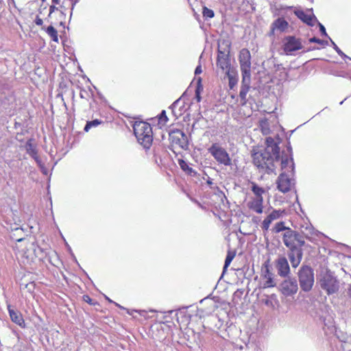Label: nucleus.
<instances>
[{
    "label": "nucleus",
    "mask_w": 351,
    "mask_h": 351,
    "mask_svg": "<svg viewBox=\"0 0 351 351\" xmlns=\"http://www.w3.org/2000/svg\"><path fill=\"white\" fill-rule=\"evenodd\" d=\"M262 277L264 280L263 285L264 289L276 287V282L274 278V274L269 270L268 266H266L265 269L263 270Z\"/></svg>",
    "instance_id": "obj_16"
},
{
    "label": "nucleus",
    "mask_w": 351,
    "mask_h": 351,
    "mask_svg": "<svg viewBox=\"0 0 351 351\" xmlns=\"http://www.w3.org/2000/svg\"><path fill=\"white\" fill-rule=\"evenodd\" d=\"M283 243L289 250L302 248L305 244L304 237L299 232L287 229L282 237Z\"/></svg>",
    "instance_id": "obj_6"
},
{
    "label": "nucleus",
    "mask_w": 351,
    "mask_h": 351,
    "mask_svg": "<svg viewBox=\"0 0 351 351\" xmlns=\"http://www.w3.org/2000/svg\"><path fill=\"white\" fill-rule=\"evenodd\" d=\"M273 25L275 28L281 32L285 31L288 27V23L284 19L281 18L276 19Z\"/></svg>",
    "instance_id": "obj_28"
},
{
    "label": "nucleus",
    "mask_w": 351,
    "mask_h": 351,
    "mask_svg": "<svg viewBox=\"0 0 351 351\" xmlns=\"http://www.w3.org/2000/svg\"><path fill=\"white\" fill-rule=\"evenodd\" d=\"M168 121V118L166 114L165 110H162L159 115V121L163 124L166 123Z\"/></svg>",
    "instance_id": "obj_39"
},
{
    "label": "nucleus",
    "mask_w": 351,
    "mask_h": 351,
    "mask_svg": "<svg viewBox=\"0 0 351 351\" xmlns=\"http://www.w3.org/2000/svg\"><path fill=\"white\" fill-rule=\"evenodd\" d=\"M28 286H30L31 287L34 288V282H31V283L25 285L26 287H27Z\"/></svg>",
    "instance_id": "obj_50"
},
{
    "label": "nucleus",
    "mask_w": 351,
    "mask_h": 351,
    "mask_svg": "<svg viewBox=\"0 0 351 351\" xmlns=\"http://www.w3.org/2000/svg\"><path fill=\"white\" fill-rule=\"evenodd\" d=\"M309 42L310 43H316L320 44V45H327L328 44L327 40H320L315 37H313V38H310Z\"/></svg>",
    "instance_id": "obj_40"
},
{
    "label": "nucleus",
    "mask_w": 351,
    "mask_h": 351,
    "mask_svg": "<svg viewBox=\"0 0 351 351\" xmlns=\"http://www.w3.org/2000/svg\"><path fill=\"white\" fill-rule=\"evenodd\" d=\"M302 44L300 38L295 36H289L284 38L283 40V49L286 54H291L292 52L301 49Z\"/></svg>",
    "instance_id": "obj_12"
},
{
    "label": "nucleus",
    "mask_w": 351,
    "mask_h": 351,
    "mask_svg": "<svg viewBox=\"0 0 351 351\" xmlns=\"http://www.w3.org/2000/svg\"><path fill=\"white\" fill-rule=\"evenodd\" d=\"M293 176V173H287L286 172H282L280 173L277 180L278 189L284 193L291 191L295 184Z\"/></svg>",
    "instance_id": "obj_10"
},
{
    "label": "nucleus",
    "mask_w": 351,
    "mask_h": 351,
    "mask_svg": "<svg viewBox=\"0 0 351 351\" xmlns=\"http://www.w3.org/2000/svg\"><path fill=\"white\" fill-rule=\"evenodd\" d=\"M272 221L268 217H267L263 221L261 224V228L264 232H267L269 230V226L271 223Z\"/></svg>",
    "instance_id": "obj_37"
},
{
    "label": "nucleus",
    "mask_w": 351,
    "mask_h": 351,
    "mask_svg": "<svg viewBox=\"0 0 351 351\" xmlns=\"http://www.w3.org/2000/svg\"><path fill=\"white\" fill-rule=\"evenodd\" d=\"M170 137L174 144L178 145L179 147L184 149L188 147L187 137L183 132L177 130L170 134Z\"/></svg>",
    "instance_id": "obj_14"
},
{
    "label": "nucleus",
    "mask_w": 351,
    "mask_h": 351,
    "mask_svg": "<svg viewBox=\"0 0 351 351\" xmlns=\"http://www.w3.org/2000/svg\"><path fill=\"white\" fill-rule=\"evenodd\" d=\"M319 30L322 32V35H324L325 36H328V34L326 32V29H325L324 26L322 24L319 23Z\"/></svg>",
    "instance_id": "obj_43"
},
{
    "label": "nucleus",
    "mask_w": 351,
    "mask_h": 351,
    "mask_svg": "<svg viewBox=\"0 0 351 351\" xmlns=\"http://www.w3.org/2000/svg\"><path fill=\"white\" fill-rule=\"evenodd\" d=\"M331 44L334 48V49L336 51V52L343 59L348 58L351 60L348 56H346L338 47L337 45L332 41V40H330Z\"/></svg>",
    "instance_id": "obj_36"
},
{
    "label": "nucleus",
    "mask_w": 351,
    "mask_h": 351,
    "mask_svg": "<svg viewBox=\"0 0 351 351\" xmlns=\"http://www.w3.org/2000/svg\"><path fill=\"white\" fill-rule=\"evenodd\" d=\"M178 102V100H176L173 104V106H175L176 104Z\"/></svg>",
    "instance_id": "obj_54"
},
{
    "label": "nucleus",
    "mask_w": 351,
    "mask_h": 351,
    "mask_svg": "<svg viewBox=\"0 0 351 351\" xmlns=\"http://www.w3.org/2000/svg\"><path fill=\"white\" fill-rule=\"evenodd\" d=\"M287 229H290V228L285 227L284 222H278V223H276V225L274 228V230L276 233H278L281 231L287 232Z\"/></svg>",
    "instance_id": "obj_33"
},
{
    "label": "nucleus",
    "mask_w": 351,
    "mask_h": 351,
    "mask_svg": "<svg viewBox=\"0 0 351 351\" xmlns=\"http://www.w3.org/2000/svg\"><path fill=\"white\" fill-rule=\"evenodd\" d=\"M134 135L138 142L145 149H149L152 144L153 136L151 125L143 121L135 122L133 125Z\"/></svg>",
    "instance_id": "obj_2"
},
{
    "label": "nucleus",
    "mask_w": 351,
    "mask_h": 351,
    "mask_svg": "<svg viewBox=\"0 0 351 351\" xmlns=\"http://www.w3.org/2000/svg\"><path fill=\"white\" fill-rule=\"evenodd\" d=\"M202 10L203 17L205 18L206 19H212L214 17L215 13L213 10L209 9L206 6H204Z\"/></svg>",
    "instance_id": "obj_32"
},
{
    "label": "nucleus",
    "mask_w": 351,
    "mask_h": 351,
    "mask_svg": "<svg viewBox=\"0 0 351 351\" xmlns=\"http://www.w3.org/2000/svg\"><path fill=\"white\" fill-rule=\"evenodd\" d=\"M239 60L242 76L245 80L251 77V54L247 49L243 48L239 52Z\"/></svg>",
    "instance_id": "obj_9"
},
{
    "label": "nucleus",
    "mask_w": 351,
    "mask_h": 351,
    "mask_svg": "<svg viewBox=\"0 0 351 351\" xmlns=\"http://www.w3.org/2000/svg\"><path fill=\"white\" fill-rule=\"evenodd\" d=\"M101 122L98 119L88 121L84 127V131L88 132L92 127H96Z\"/></svg>",
    "instance_id": "obj_34"
},
{
    "label": "nucleus",
    "mask_w": 351,
    "mask_h": 351,
    "mask_svg": "<svg viewBox=\"0 0 351 351\" xmlns=\"http://www.w3.org/2000/svg\"><path fill=\"white\" fill-rule=\"evenodd\" d=\"M251 184V190L254 194V197H263V194L265 193V190L263 187L258 186L254 182H252Z\"/></svg>",
    "instance_id": "obj_27"
},
{
    "label": "nucleus",
    "mask_w": 351,
    "mask_h": 351,
    "mask_svg": "<svg viewBox=\"0 0 351 351\" xmlns=\"http://www.w3.org/2000/svg\"><path fill=\"white\" fill-rule=\"evenodd\" d=\"M282 211L280 210H273L267 217L271 219V221L276 220L279 219L281 216Z\"/></svg>",
    "instance_id": "obj_35"
},
{
    "label": "nucleus",
    "mask_w": 351,
    "mask_h": 351,
    "mask_svg": "<svg viewBox=\"0 0 351 351\" xmlns=\"http://www.w3.org/2000/svg\"><path fill=\"white\" fill-rule=\"evenodd\" d=\"M33 158L35 160L37 165L39 166L40 169H45V165L38 155L36 157H34Z\"/></svg>",
    "instance_id": "obj_41"
},
{
    "label": "nucleus",
    "mask_w": 351,
    "mask_h": 351,
    "mask_svg": "<svg viewBox=\"0 0 351 351\" xmlns=\"http://www.w3.org/2000/svg\"><path fill=\"white\" fill-rule=\"evenodd\" d=\"M25 147L27 153L32 158L36 157L38 155L37 149L33 143L32 139H29L25 143Z\"/></svg>",
    "instance_id": "obj_25"
},
{
    "label": "nucleus",
    "mask_w": 351,
    "mask_h": 351,
    "mask_svg": "<svg viewBox=\"0 0 351 351\" xmlns=\"http://www.w3.org/2000/svg\"><path fill=\"white\" fill-rule=\"evenodd\" d=\"M300 285L302 291H311L314 285L313 269L308 265H302L298 271Z\"/></svg>",
    "instance_id": "obj_5"
},
{
    "label": "nucleus",
    "mask_w": 351,
    "mask_h": 351,
    "mask_svg": "<svg viewBox=\"0 0 351 351\" xmlns=\"http://www.w3.org/2000/svg\"><path fill=\"white\" fill-rule=\"evenodd\" d=\"M46 32L51 38L53 41L58 42V32L53 26H49L46 29Z\"/></svg>",
    "instance_id": "obj_30"
},
{
    "label": "nucleus",
    "mask_w": 351,
    "mask_h": 351,
    "mask_svg": "<svg viewBox=\"0 0 351 351\" xmlns=\"http://www.w3.org/2000/svg\"><path fill=\"white\" fill-rule=\"evenodd\" d=\"M208 152L213 156L216 161L225 166L231 165V159L228 153L217 143H213L209 148Z\"/></svg>",
    "instance_id": "obj_8"
},
{
    "label": "nucleus",
    "mask_w": 351,
    "mask_h": 351,
    "mask_svg": "<svg viewBox=\"0 0 351 351\" xmlns=\"http://www.w3.org/2000/svg\"><path fill=\"white\" fill-rule=\"evenodd\" d=\"M40 170H41V171H42L44 174H45V175H47V168H46L45 167V169H40Z\"/></svg>",
    "instance_id": "obj_49"
},
{
    "label": "nucleus",
    "mask_w": 351,
    "mask_h": 351,
    "mask_svg": "<svg viewBox=\"0 0 351 351\" xmlns=\"http://www.w3.org/2000/svg\"><path fill=\"white\" fill-rule=\"evenodd\" d=\"M258 127L263 135H267L270 133L269 123L267 119H261Z\"/></svg>",
    "instance_id": "obj_26"
},
{
    "label": "nucleus",
    "mask_w": 351,
    "mask_h": 351,
    "mask_svg": "<svg viewBox=\"0 0 351 351\" xmlns=\"http://www.w3.org/2000/svg\"><path fill=\"white\" fill-rule=\"evenodd\" d=\"M247 205L250 210L261 214L263 212V197H252Z\"/></svg>",
    "instance_id": "obj_17"
},
{
    "label": "nucleus",
    "mask_w": 351,
    "mask_h": 351,
    "mask_svg": "<svg viewBox=\"0 0 351 351\" xmlns=\"http://www.w3.org/2000/svg\"><path fill=\"white\" fill-rule=\"evenodd\" d=\"M106 298L107 300H108L110 302H112L108 298H107V297H106Z\"/></svg>",
    "instance_id": "obj_56"
},
{
    "label": "nucleus",
    "mask_w": 351,
    "mask_h": 351,
    "mask_svg": "<svg viewBox=\"0 0 351 351\" xmlns=\"http://www.w3.org/2000/svg\"><path fill=\"white\" fill-rule=\"evenodd\" d=\"M288 258L291 262V266L296 268L300 264L302 256L303 251L302 248L289 250L287 253Z\"/></svg>",
    "instance_id": "obj_15"
},
{
    "label": "nucleus",
    "mask_w": 351,
    "mask_h": 351,
    "mask_svg": "<svg viewBox=\"0 0 351 351\" xmlns=\"http://www.w3.org/2000/svg\"><path fill=\"white\" fill-rule=\"evenodd\" d=\"M295 14L300 19L308 25L313 26V20H316V18L313 14H307L302 10H296L295 11Z\"/></svg>",
    "instance_id": "obj_20"
},
{
    "label": "nucleus",
    "mask_w": 351,
    "mask_h": 351,
    "mask_svg": "<svg viewBox=\"0 0 351 351\" xmlns=\"http://www.w3.org/2000/svg\"><path fill=\"white\" fill-rule=\"evenodd\" d=\"M35 23L37 25H42L43 23V19H40L38 16H37L35 19Z\"/></svg>",
    "instance_id": "obj_44"
},
{
    "label": "nucleus",
    "mask_w": 351,
    "mask_h": 351,
    "mask_svg": "<svg viewBox=\"0 0 351 351\" xmlns=\"http://www.w3.org/2000/svg\"><path fill=\"white\" fill-rule=\"evenodd\" d=\"M200 80H199V84L197 85L196 90H195V98L197 99V102H199L201 101V96H200V92L202 90V87L199 84Z\"/></svg>",
    "instance_id": "obj_38"
},
{
    "label": "nucleus",
    "mask_w": 351,
    "mask_h": 351,
    "mask_svg": "<svg viewBox=\"0 0 351 351\" xmlns=\"http://www.w3.org/2000/svg\"><path fill=\"white\" fill-rule=\"evenodd\" d=\"M264 303L266 306L274 308L275 305L278 303V300L275 294H272L264 300Z\"/></svg>",
    "instance_id": "obj_29"
},
{
    "label": "nucleus",
    "mask_w": 351,
    "mask_h": 351,
    "mask_svg": "<svg viewBox=\"0 0 351 351\" xmlns=\"http://www.w3.org/2000/svg\"><path fill=\"white\" fill-rule=\"evenodd\" d=\"M242 84L241 86L239 97L241 98L242 104L245 105L247 102L246 95L250 88L251 77H249L248 80H245V78L244 79V76H242Z\"/></svg>",
    "instance_id": "obj_19"
},
{
    "label": "nucleus",
    "mask_w": 351,
    "mask_h": 351,
    "mask_svg": "<svg viewBox=\"0 0 351 351\" xmlns=\"http://www.w3.org/2000/svg\"><path fill=\"white\" fill-rule=\"evenodd\" d=\"M25 235V233L23 232V230L21 228H16L13 230H12V232L10 234V237L21 244L24 242H25L27 239H25L23 236Z\"/></svg>",
    "instance_id": "obj_22"
},
{
    "label": "nucleus",
    "mask_w": 351,
    "mask_h": 351,
    "mask_svg": "<svg viewBox=\"0 0 351 351\" xmlns=\"http://www.w3.org/2000/svg\"><path fill=\"white\" fill-rule=\"evenodd\" d=\"M37 245L34 241H31L27 239L20 245H17L19 249V254L22 258H24L27 262L33 261L34 259L38 256L37 252Z\"/></svg>",
    "instance_id": "obj_7"
},
{
    "label": "nucleus",
    "mask_w": 351,
    "mask_h": 351,
    "mask_svg": "<svg viewBox=\"0 0 351 351\" xmlns=\"http://www.w3.org/2000/svg\"><path fill=\"white\" fill-rule=\"evenodd\" d=\"M279 289L282 294L287 297L293 295L298 292V282L295 278L288 276L280 284Z\"/></svg>",
    "instance_id": "obj_11"
},
{
    "label": "nucleus",
    "mask_w": 351,
    "mask_h": 351,
    "mask_svg": "<svg viewBox=\"0 0 351 351\" xmlns=\"http://www.w3.org/2000/svg\"><path fill=\"white\" fill-rule=\"evenodd\" d=\"M230 45L228 43L223 42L219 44L217 66L226 73H229L231 63L230 58Z\"/></svg>",
    "instance_id": "obj_4"
},
{
    "label": "nucleus",
    "mask_w": 351,
    "mask_h": 351,
    "mask_svg": "<svg viewBox=\"0 0 351 351\" xmlns=\"http://www.w3.org/2000/svg\"><path fill=\"white\" fill-rule=\"evenodd\" d=\"M276 267L279 276L282 278L288 277L291 269L288 261L285 256H279L276 261Z\"/></svg>",
    "instance_id": "obj_13"
},
{
    "label": "nucleus",
    "mask_w": 351,
    "mask_h": 351,
    "mask_svg": "<svg viewBox=\"0 0 351 351\" xmlns=\"http://www.w3.org/2000/svg\"><path fill=\"white\" fill-rule=\"evenodd\" d=\"M86 297L88 299H87V300H86V302H88L90 303L91 299H90L88 296H86Z\"/></svg>",
    "instance_id": "obj_53"
},
{
    "label": "nucleus",
    "mask_w": 351,
    "mask_h": 351,
    "mask_svg": "<svg viewBox=\"0 0 351 351\" xmlns=\"http://www.w3.org/2000/svg\"><path fill=\"white\" fill-rule=\"evenodd\" d=\"M58 8H56L55 5H51L49 7V14L53 13L55 10H58Z\"/></svg>",
    "instance_id": "obj_47"
},
{
    "label": "nucleus",
    "mask_w": 351,
    "mask_h": 351,
    "mask_svg": "<svg viewBox=\"0 0 351 351\" xmlns=\"http://www.w3.org/2000/svg\"><path fill=\"white\" fill-rule=\"evenodd\" d=\"M178 164L186 174L191 176H195L197 174V172L183 159H178Z\"/></svg>",
    "instance_id": "obj_23"
},
{
    "label": "nucleus",
    "mask_w": 351,
    "mask_h": 351,
    "mask_svg": "<svg viewBox=\"0 0 351 351\" xmlns=\"http://www.w3.org/2000/svg\"><path fill=\"white\" fill-rule=\"evenodd\" d=\"M347 293L348 297L351 299V283L348 285Z\"/></svg>",
    "instance_id": "obj_48"
},
{
    "label": "nucleus",
    "mask_w": 351,
    "mask_h": 351,
    "mask_svg": "<svg viewBox=\"0 0 351 351\" xmlns=\"http://www.w3.org/2000/svg\"><path fill=\"white\" fill-rule=\"evenodd\" d=\"M235 84H236V82L233 79L230 78V81H229V86H230V88H232Z\"/></svg>",
    "instance_id": "obj_46"
},
{
    "label": "nucleus",
    "mask_w": 351,
    "mask_h": 351,
    "mask_svg": "<svg viewBox=\"0 0 351 351\" xmlns=\"http://www.w3.org/2000/svg\"><path fill=\"white\" fill-rule=\"evenodd\" d=\"M84 93H86L85 91H80V97L82 98H84Z\"/></svg>",
    "instance_id": "obj_51"
},
{
    "label": "nucleus",
    "mask_w": 351,
    "mask_h": 351,
    "mask_svg": "<svg viewBox=\"0 0 351 351\" xmlns=\"http://www.w3.org/2000/svg\"><path fill=\"white\" fill-rule=\"evenodd\" d=\"M280 148L278 145L267 146L261 151L252 154L253 162L259 169L269 173L274 170V160L280 156Z\"/></svg>",
    "instance_id": "obj_1"
},
{
    "label": "nucleus",
    "mask_w": 351,
    "mask_h": 351,
    "mask_svg": "<svg viewBox=\"0 0 351 351\" xmlns=\"http://www.w3.org/2000/svg\"><path fill=\"white\" fill-rule=\"evenodd\" d=\"M302 235L304 239L306 238L308 240H311L312 237L315 234V231L312 226H306L302 227Z\"/></svg>",
    "instance_id": "obj_24"
},
{
    "label": "nucleus",
    "mask_w": 351,
    "mask_h": 351,
    "mask_svg": "<svg viewBox=\"0 0 351 351\" xmlns=\"http://www.w3.org/2000/svg\"><path fill=\"white\" fill-rule=\"evenodd\" d=\"M317 279L321 288L324 290L328 295L335 293L339 291V282L330 271H322Z\"/></svg>",
    "instance_id": "obj_3"
},
{
    "label": "nucleus",
    "mask_w": 351,
    "mask_h": 351,
    "mask_svg": "<svg viewBox=\"0 0 351 351\" xmlns=\"http://www.w3.org/2000/svg\"><path fill=\"white\" fill-rule=\"evenodd\" d=\"M282 169L284 172L287 171V173H293L294 171V162L292 158H289L288 157L282 158L281 162Z\"/></svg>",
    "instance_id": "obj_21"
},
{
    "label": "nucleus",
    "mask_w": 351,
    "mask_h": 351,
    "mask_svg": "<svg viewBox=\"0 0 351 351\" xmlns=\"http://www.w3.org/2000/svg\"><path fill=\"white\" fill-rule=\"evenodd\" d=\"M266 143H267V146L277 145L276 143H274V141L271 137H267L266 138Z\"/></svg>",
    "instance_id": "obj_42"
},
{
    "label": "nucleus",
    "mask_w": 351,
    "mask_h": 351,
    "mask_svg": "<svg viewBox=\"0 0 351 351\" xmlns=\"http://www.w3.org/2000/svg\"><path fill=\"white\" fill-rule=\"evenodd\" d=\"M202 66H201V65H198L195 70V74L199 75V74L202 73Z\"/></svg>",
    "instance_id": "obj_45"
},
{
    "label": "nucleus",
    "mask_w": 351,
    "mask_h": 351,
    "mask_svg": "<svg viewBox=\"0 0 351 351\" xmlns=\"http://www.w3.org/2000/svg\"><path fill=\"white\" fill-rule=\"evenodd\" d=\"M207 183H208V184H212V182H211L210 180H208Z\"/></svg>",
    "instance_id": "obj_55"
},
{
    "label": "nucleus",
    "mask_w": 351,
    "mask_h": 351,
    "mask_svg": "<svg viewBox=\"0 0 351 351\" xmlns=\"http://www.w3.org/2000/svg\"><path fill=\"white\" fill-rule=\"evenodd\" d=\"M234 256H235L234 252H232V251L228 252V254H227V256H226V258L225 260L224 266H223V271L228 268V267L230 265V264L231 263V262L233 260V258H234Z\"/></svg>",
    "instance_id": "obj_31"
},
{
    "label": "nucleus",
    "mask_w": 351,
    "mask_h": 351,
    "mask_svg": "<svg viewBox=\"0 0 351 351\" xmlns=\"http://www.w3.org/2000/svg\"><path fill=\"white\" fill-rule=\"evenodd\" d=\"M8 308L11 320L20 327L25 328V323L22 314L19 311L11 308L10 306H8Z\"/></svg>",
    "instance_id": "obj_18"
},
{
    "label": "nucleus",
    "mask_w": 351,
    "mask_h": 351,
    "mask_svg": "<svg viewBox=\"0 0 351 351\" xmlns=\"http://www.w3.org/2000/svg\"><path fill=\"white\" fill-rule=\"evenodd\" d=\"M59 1L60 0H52V2L56 4L59 3Z\"/></svg>",
    "instance_id": "obj_52"
}]
</instances>
